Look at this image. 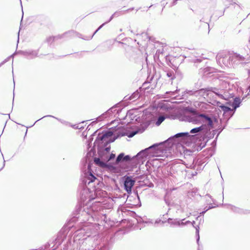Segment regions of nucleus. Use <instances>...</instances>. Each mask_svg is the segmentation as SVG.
<instances>
[{
	"instance_id": "obj_19",
	"label": "nucleus",
	"mask_w": 250,
	"mask_h": 250,
	"mask_svg": "<svg viewBox=\"0 0 250 250\" xmlns=\"http://www.w3.org/2000/svg\"><path fill=\"white\" fill-rule=\"evenodd\" d=\"M211 89V88H208V87L205 88H201L199 90H196V97L197 96H208L209 94V90Z\"/></svg>"
},
{
	"instance_id": "obj_16",
	"label": "nucleus",
	"mask_w": 250,
	"mask_h": 250,
	"mask_svg": "<svg viewBox=\"0 0 250 250\" xmlns=\"http://www.w3.org/2000/svg\"><path fill=\"white\" fill-rule=\"evenodd\" d=\"M235 112V110L233 109H231V112H228L226 114H223V118L220 119V122L221 124H222L224 122L226 123H228L229 120L233 116L234 113Z\"/></svg>"
},
{
	"instance_id": "obj_1",
	"label": "nucleus",
	"mask_w": 250,
	"mask_h": 250,
	"mask_svg": "<svg viewBox=\"0 0 250 250\" xmlns=\"http://www.w3.org/2000/svg\"><path fill=\"white\" fill-rule=\"evenodd\" d=\"M78 188L79 201L73 213L72 221L81 222L94 221L98 215L95 206L88 204L95 199L101 191L99 180L91 172H84Z\"/></svg>"
},
{
	"instance_id": "obj_17",
	"label": "nucleus",
	"mask_w": 250,
	"mask_h": 250,
	"mask_svg": "<svg viewBox=\"0 0 250 250\" xmlns=\"http://www.w3.org/2000/svg\"><path fill=\"white\" fill-rule=\"evenodd\" d=\"M242 103V100L239 97H236L233 99V102L229 101L227 103V104H229L230 106L232 107L233 110H236V109L240 107L241 104Z\"/></svg>"
},
{
	"instance_id": "obj_50",
	"label": "nucleus",
	"mask_w": 250,
	"mask_h": 250,
	"mask_svg": "<svg viewBox=\"0 0 250 250\" xmlns=\"http://www.w3.org/2000/svg\"><path fill=\"white\" fill-rule=\"evenodd\" d=\"M160 222H162V219L159 218L156 220L155 222V224H159Z\"/></svg>"
},
{
	"instance_id": "obj_58",
	"label": "nucleus",
	"mask_w": 250,
	"mask_h": 250,
	"mask_svg": "<svg viewBox=\"0 0 250 250\" xmlns=\"http://www.w3.org/2000/svg\"><path fill=\"white\" fill-rule=\"evenodd\" d=\"M205 213H206V212L204 210L202 211V212H201L200 213V216H201V215H204Z\"/></svg>"
},
{
	"instance_id": "obj_4",
	"label": "nucleus",
	"mask_w": 250,
	"mask_h": 250,
	"mask_svg": "<svg viewBox=\"0 0 250 250\" xmlns=\"http://www.w3.org/2000/svg\"><path fill=\"white\" fill-rule=\"evenodd\" d=\"M112 239L111 235H107L94 242L88 241L85 244L83 243L79 250H109L112 243Z\"/></svg>"
},
{
	"instance_id": "obj_57",
	"label": "nucleus",
	"mask_w": 250,
	"mask_h": 250,
	"mask_svg": "<svg viewBox=\"0 0 250 250\" xmlns=\"http://www.w3.org/2000/svg\"><path fill=\"white\" fill-rule=\"evenodd\" d=\"M227 8H228V7H226L225 8V9L224 10L223 12H222V13H221V14H220V16H223V15H224V12H225V11L226 9Z\"/></svg>"
},
{
	"instance_id": "obj_43",
	"label": "nucleus",
	"mask_w": 250,
	"mask_h": 250,
	"mask_svg": "<svg viewBox=\"0 0 250 250\" xmlns=\"http://www.w3.org/2000/svg\"><path fill=\"white\" fill-rule=\"evenodd\" d=\"M131 160V157L129 155H125L124 162L130 161Z\"/></svg>"
},
{
	"instance_id": "obj_63",
	"label": "nucleus",
	"mask_w": 250,
	"mask_h": 250,
	"mask_svg": "<svg viewBox=\"0 0 250 250\" xmlns=\"http://www.w3.org/2000/svg\"><path fill=\"white\" fill-rule=\"evenodd\" d=\"M196 174H197V172H195V173H192V176L193 177V176L196 175Z\"/></svg>"
},
{
	"instance_id": "obj_24",
	"label": "nucleus",
	"mask_w": 250,
	"mask_h": 250,
	"mask_svg": "<svg viewBox=\"0 0 250 250\" xmlns=\"http://www.w3.org/2000/svg\"><path fill=\"white\" fill-rule=\"evenodd\" d=\"M217 131L218 129H214L212 132L208 133V134L206 135L203 139L204 140L205 139H206L205 143H207L208 140L212 139L214 137L215 135L217 133Z\"/></svg>"
},
{
	"instance_id": "obj_49",
	"label": "nucleus",
	"mask_w": 250,
	"mask_h": 250,
	"mask_svg": "<svg viewBox=\"0 0 250 250\" xmlns=\"http://www.w3.org/2000/svg\"><path fill=\"white\" fill-rule=\"evenodd\" d=\"M23 56H29V50L24 51L23 52Z\"/></svg>"
},
{
	"instance_id": "obj_15",
	"label": "nucleus",
	"mask_w": 250,
	"mask_h": 250,
	"mask_svg": "<svg viewBox=\"0 0 250 250\" xmlns=\"http://www.w3.org/2000/svg\"><path fill=\"white\" fill-rule=\"evenodd\" d=\"M226 205H227L228 206V207H227L228 208H229V207L230 209L234 212L238 213L239 214L250 213V210H247V209H243L239 208L238 207H236L234 206H233L231 204H226Z\"/></svg>"
},
{
	"instance_id": "obj_61",
	"label": "nucleus",
	"mask_w": 250,
	"mask_h": 250,
	"mask_svg": "<svg viewBox=\"0 0 250 250\" xmlns=\"http://www.w3.org/2000/svg\"><path fill=\"white\" fill-rule=\"evenodd\" d=\"M98 131V130H96L91 135H93V137L95 135H96L97 132Z\"/></svg>"
},
{
	"instance_id": "obj_11",
	"label": "nucleus",
	"mask_w": 250,
	"mask_h": 250,
	"mask_svg": "<svg viewBox=\"0 0 250 250\" xmlns=\"http://www.w3.org/2000/svg\"><path fill=\"white\" fill-rule=\"evenodd\" d=\"M117 107H118L117 104L114 105L111 108H110L108 110H107L106 112L102 114L101 115L97 117V119L98 121H102L104 118H106L108 115H111L112 113H115V112L116 111V113H119V111H120V109L117 110Z\"/></svg>"
},
{
	"instance_id": "obj_32",
	"label": "nucleus",
	"mask_w": 250,
	"mask_h": 250,
	"mask_svg": "<svg viewBox=\"0 0 250 250\" xmlns=\"http://www.w3.org/2000/svg\"><path fill=\"white\" fill-rule=\"evenodd\" d=\"M180 89H177L176 90L174 91H168L166 92V94H167V96L170 98H174L175 99H177L176 98V96H178V95H177V94L180 91Z\"/></svg>"
},
{
	"instance_id": "obj_25",
	"label": "nucleus",
	"mask_w": 250,
	"mask_h": 250,
	"mask_svg": "<svg viewBox=\"0 0 250 250\" xmlns=\"http://www.w3.org/2000/svg\"><path fill=\"white\" fill-rule=\"evenodd\" d=\"M115 17L114 15V14L113 13L111 17H110L109 19L106 22H104L102 24H101L96 30V31L93 33L92 36L90 38V39H92L94 35L99 30H100L104 25L109 22L110 21L112 20V19L114 18V17Z\"/></svg>"
},
{
	"instance_id": "obj_41",
	"label": "nucleus",
	"mask_w": 250,
	"mask_h": 250,
	"mask_svg": "<svg viewBox=\"0 0 250 250\" xmlns=\"http://www.w3.org/2000/svg\"><path fill=\"white\" fill-rule=\"evenodd\" d=\"M165 57L166 58V61L167 64L169 66L171 67V64H172V63L171 59H170V57L169 56L167 55Z\"/></svg>"
},
{
	"instance_id": "obj_34",
	"label": "nucleus",
	"mask_w": 250,
	"mask_h": 250,
	"mask_svg": "<svg viewBox=\"0 0 250 250\" xmlns=\"http://www.w3.org/2000/svg\"><path fill=\"white\" fill-rule=\"evenodd\" d=\"M67 34H70L72 36H76L80 38H81V39H83L84 40L85 39L82 37V34H81L80 33H78L76 31H75L74 30L69 31L66 32L65 33H64V35H65V36Z\"/></svg>"
},
{
	"instance_id": "obj_27",
	"label": "nucleus",
	"mask_w": 250,
	"mask_h": 250,
	"mask_svg": "<svg viewBox=\"0 0 250 250\" xmlns=\"http://www.w3.org/2000/svg\"><path fill=\"white\" fill-rule=\"evenodd\" d=\"M164 52V49L163 46H162L161 48L158 49L157 50L155 54L154 55V59L156 61H158L160 59V55L163 56Z\"/></svg>"
},
{
	"instance_id": "obj_10",
	"label": "nucleus",
	"mask_w": 250,
	"mask_h": 250,
	"mask_svg": "<svg viewBox=\"0 0 250 250\" xmlns=\"http://www.w3.org/2000/svg\"><path fill=\"white\" fill-rule=\"evenodd\" d=\"M216 60L218 63H219L221 66H222L223 64L225 66L227 67H232L230 54L225 55V56L218 55L216 57Z\"/></svg>"
},
{
	"instance_id": "obj_12",
	"label": "nucleus",
	"mask_w": 250,
	"mask_h": 250,
	"mask_svg": "<svg viewBox=\"0 0 250 250\" xmlns=\"http://www.w3.org/2000/svg\"><path fill=\"white\" fill-rule=\"evenodd\" d=\"M191 136L188 132H180L171 137L169 139H177L176 141L177 142L184 141L185 140L188 139Z\"/></svg>"
},
{
	"instance_id": "obj_9",
	"label": "nucleus",
	"mask_w": 250,
	"mask_h": 250,
	"mask_svg": "<svg viewBox=\"0 0 250 250\" xmlns=\"http://www.w3.org/2000/svg\"><path fill=\"white\" fill-rule=\"evenodd\" d=\"M121 180L124 189L127 193H131L133 187L136 182L135 179L131 176L125 175L122 177Z\"/></svg>"
},
{
	"instance_id": "obj_18",
	"label": "nucleus",
	"mask_w": 250,
	"mask_h": 250,
	"mask_svg": "<svg viewBox=\"0 0 250 250\" xmlns=\"http://www.w3.org/2000/svg\"><path fill=\"white\" fill-rule=\"evenodd\" d=\"M136 36L137 37L138 39H142L143 40H145L146 39H148L149 42H153L156 43L155 39L151 36H149L146 33L143 32L141 34H136Z\"/></svg>"
},
{
	"instance_id": "obj_5",
	"label": "nucleus",
	"mask_w": 250,
	"mask_h": 250,
	"mask_svg": "<svg viewBox=\"0 0 250 250\" xmlns=\"http://www.w3.org/2000/svg\"><path fill=\"white\" fill-rule=\"evenodd\" d=\"M159 144H154L149 147L140 151L135 157L140 159V160H144L147 157L153 156L154 154L157 153L159 151Z\"/></svg>"
},
{
	"instance_id": "obj_45",
	"label": "nucleus",
	"mask_w": 250,
	"mask_h": 250,
	"mask_svg": "<svg viewBox=\"0 0 250 250\" xmlns=\"http://www.w3.org/2000/svg\"><path fill=\"white\" fill-rule=\"evenodd\" d=\"M208 154L207 157H206L205 158V159H207L208 158L210 157L213 155V153H212V151L210 150H208Z\"/></svg>"
},
{
	"instance_id": "obj_48",
	"label": "nucleus",
	"mask_w": 250,
	"mask_h": 250,
	"mask_svg": "<svg viewBox=\"0 0 250 250\" xmlns=\"http://www.w3.org/2000/svg\"><path fill=\"white\" fill-rule=\"evenodd\" d=\"M9 61V58H6L4 61H3L1 62L0 63V67H1L4 63Z\"/></svg>"
},
{
	"instance_id": "obj_53",
	"label": "nucleus",
	"mask_w": 250,
	"mask_h": 250,
	"mask_svg": "<svg viewBox=\"0 0 250 250\" xmlns=\"http://www.w3.org/2000/svg\"><path fill=\"white\" fill-rule=\"evenodd\" d=\"M202 62V60L200 59H196L194 61V62Z\"/></svg>"
},
{
	"instance_id": "obj_44",
	"label": "nucleus",
	"mask_w": 250,
	"mask_h": 250,
	"mask_svg": "<svg viewBox=\"0 0 250 250\" xmlns=\"http://www.w3.org/2000/svg\"><path fill=\"white\" fill-rule=\"evenodd\" d=\"M214 207L212 206V205H210L208 207H206L204 208V211L206 212L207 211H208V210L210 209H212L213 208H214Z\"/></svg>"
},
{
	"instance_id": "obj_8",
	"label": "nucleus",
	"mask_w": 250,
	"mask_h": 250,
	"mask_svg": "<svg viewBox=\"0 0 250 250\" xmlns=\"http://www.w3.org/2000/svg\"><path fill=\"white\" fill-rule=\"evenodd\" d=\"M187 168H189L188 164L176 163L171 167L170 172L171 173L177 174L179 175H183L185 173V176H186L187 173L189 172V170H186Z\"/></svg>"
},
{
	"instance_id": "obj_40",
	"label": "nucleus",
	"mask_w": 250,
	"mask_h": 250,
	"mask_svg": "<svg viewBox=\"0 0 250 250\" xmlns=\"http://www.w3.org/2000/svg\"><path fill=\"white\" fill-rule=\"evenodd\" d=\"M134 55V52L129 53L128 52H126L125 55V57L129 59L130 61H133V60L132 59L131 57Z\"/></svg>"
},
{
	"instance_id": "obj_64",
	"label": "nucleus",
	"mask_w": 250,
	"mask_h": 250,
	"mask_svg": "<svg viewBox=\"0 0 250 250\" xmlns=\"http://www.w3.org/2000/svg\"><path fill=\"white\" fill-rule=\"evenodd\" d=\"M212 144H214L215 145H216V141L215 142V141L214 140V141H213V142H212Z\"/></svg>"
},
{
	"instance_id": "obj_36",
	"label": "nucleus",
	"mask_w": 250,
	"mask_h": 250,
	"mask_svg": "<svg viewBox=\"0 0 250 250\" xmlns=\"http://www.w3.org/2000/svg\"><path fill=\"white\" fill-rule=\"evenodd\" d=\"M166 75L167 77L169 78L170 80H173L175 78L174 72L173 70H169L166 72Z\"/></svg>"
},
{
	"instance_id": "obj_56",
	"label": "nucleus",
	"mask_w": 250,
	"mask_h": 250,
	"mask_svg": "<svg viewBox=\"0 0 250 250\" xmlns=\"http://www.w3.org/2000/svg\"><path fill=\"white\" fill-rule=\"evenodd\" d=\"M96 119H97V121H93V122H92L91 123V125H93L96 124L97 121H99L97 119V118H96Z\"/></svg>"
},
{
	"instance_id": "obj_26",
	"label": "nucleus",
	"mask_w": 250,
	"mask_h": 250,
	"mask_svg": "<svg viewBox=\"0 0 250 250\" xmlns=\"http://www.w3.org/2000/svg\"><path fill=\"white\" fill-rule=\"evenodd\" d=\"M220 125H219L218 128L217 129H218V131L217 132V135L214 140V141L215 142L217 141L218 136L221 133V132L223 130V129L226 127V126H227L228 124L225 122H224L222 124H221V123L220 122Z\"/></svg>"
},
{
	"instance_id": "obj_29",
	"label": "nucleus",
	"mask_w": 250,
	"mask_h": 250,
	"mask_svg": "<svg viewBox=\"0 0 250 250\" xmlns=\"http://www.w3.org/2000/svg\"><path fill=\"white\" fill-rule=\"evenodd\" d=\"M64 36H65V35H64V34H63L62 35H59L58 36H51L46 39V42L48 44H51L52 42H53L55 41V39H61Z\"/></svg>"
},
{
	"instance_id": "obj_7",
	"label": "nucleus",
	"mask_w": 250,
	"mask_h": 250,
	"mask_svg": "<svg viewBox=\"0 0 250 250\" xmlns=\"http://www.w3.org/2000/svg\"><path fill=\"white\" fill-rule=\"evenodd\" d=\"M147 127L148 125L146 124L135 128L133 130H129L127 129L125 130L122 132H119L118 133L117 137L116 138H117L120 136H126L128 138H132L137 134L143 133L147 128Z\"/></svg>"
},
{
	"instance_id": "obj_33",
	"label": "nucleus",
	"mask_w": 250,
	"mask_h": 250,
	"mask_svg": "<svg viewBox=\"0 0 250 250\" xmlns=\"http://www.w3.org/2000/svg\"><path fill=\"white\" fill-rule=\"evenodd\" d=\"M125 155L124 152L120 153L116 158L115 163L118 164L121 162H124Z\"/></svg>"
},
{
	"instance_id": "obj_46",
	"label": "nucleus",
	"mask_w": 250,
	"mask_h": 250,
	"mask_svg": "<svg viewBox=\"0 0 250 250\" xmlns=\"http://www.w3.org/2000/svg\"><path fill=\"white\" fill-rule=\"evenodd\" d=\"M206 143L205 142L203 143V145L202 146H198L197 148V151L201 150L203 147H204L206 146Z\"/></svg>"
},
{
	"instance_id": "obj_21",
	"label": "nucleus",
	"mask_w": 250,
	"mask_h": 250,
	"mask_svg": "<svg viewBox=\"0 0 250 250\" xmlns=\"http://www.w3.org/2000/svg\"><path fill=\"white\" fill-rule=\"evenodd\" d=\"M204 162H205L202 161V160H201L199 158H193L192 163L189 165V168L191 169H194L196 165H198V166H201Z\"/></svg>"
},
{
	"instance_id": "obj_54",
	"label": "nucleus",
	"mask_w": 250,
	"mask_h": 250,
	"mask_svg": "<svg viewBox=\"0 0 250 250\" xmlns=\"http://www.w3.org/2000/svg\"><path fill=\"white\" fill-rule=\"evenodd\" d=\"M73 128H75V129H77V128H81V127H80L79 128L78 126H77V125H71Z\"/></svg>"
},
{
	"instance_id": "obj_62",
	"label": "nucleus",
	"mask_w": 250,
	"mask_h": 250,
	"mask_svg": "<svg viewBox=\"0 0 250 250\" xmlns=\"http://www.w3.org/2000/svg\"><path fill=\"white\" fill-rule=\"evenodd\" d=\"M210 68L209 67H207L206 68V70H205V72H207V71H209L210 70Z\"/></svg>"
},
{
	"instance_id": "obj_2",
	"label": "nucleus",
	"mask_w": 250,
	"mask_h": 250,
	"mask_svg": "<svg viewBox=\"0 0 250 250\" xmlns=\"http://www.w3.org/2000/svg\"><path fill=\"white\" fill-rule=\"evenodd\" d=\"M113 135V132L110 130H103L99 133L94 143L91 150L95 152L96 147L99 157L94 159V163L100 167H105L108 165L107 162L115 159V154L111 152L110 144L113 142L115 139L110 140V137Z\"/></svg>"
},
{
	"instance_id": "obj_20",
	"label": "nucleus",
	"mask_w": 250,
	"mask_h": 250,
	"mask_svg": "<svg viewBox=\"0 0 250 250\" xmlns=\"http://www.w3.org/2000/svg\"><path fill=\"white\" fill-rule=\"evenodd\" d=\"M185 219L180 220L179 219H172L171 218H168L167 219V222L171 225H175L177 226L184 225V223L182 222Z\"/></svg>"
},
{
	"instance_id": "obj_30",
	"label": "nucleus",
	"mask_w": 250,
	"mask_h": 250,
	"mask_svg": "<svg viewBox=\"0 0 250 250\" xmlns=\"http://www.w3.org/2000/svg\"><path fill=\"white\" fill-rule=\"evenodd\" d=\"M134 7H132V8H128L126 10H123V11H116V12H115L114 13V15L115 17H119V16H120L121 15L125 14L126 13H128V12L134 10Z\"/></svg>"
},
{
	"instance_id": "obj_31",
	"label": "nucleus",
	"mask_w": 250,
	"mask_h": 250,
	"mask_svg": "<svg viewBox=\"0 0 250 250\" xmlns=\"http://www.w3.org/2000/svg\"><path fill=\"white\" fill-rule=\"evenodd\" d=\"M140 96V94L139 92L138 91H136L132 93L129 97L126 98V100L135 101V100L138 99Z\"/></svg>"
},
{
	"instance_id": "obj_60",
	"label": "nucleus",
	"mask_w": 250,
	"mask_h": 250,
	"mask_svg": "<svg viewBox=\"0 0 250 250\" xmlns=\"http://www.w3.org/2000/svg\"><path fill=\"white\" fill-rule=\"evenodd\" d=\"M191 223V222L190 221H188V220L185 223H184V225H187V224H188L189 223Z\"/></svg>"
},
{
	"instance_id": "obj_3",
	"label": "nucleus",
	"mask_w": 250,
	"mask_h": 250,
	"mask_svg": "<svg viewBox=\"0 0 250 250\" xmlns=\"http://www.w3.org/2000/svg\"><path fill=\"white\" fill-rule=\"evenodd\" d=\"M184 120L195 125L201 124L200 126L191 129L189 132L198 135H203L206 134L209 129L214 127V124L218 123V121L215 116L198 112L185 116Z\"/></svg>"
},
{
	"instance_id": "obj_38",
	"label": "nucleus",
	"mask_w": 250,
	"mask_h": 250,
	"mask_svg": "<svg viewBox=\"0 0 250 250\" xmlns=\"http://www.w3.org/2000/svg\"><path fill=\"white\" fill-rule=\"evenodd\" d=\"M208 88H211V89L209 90V92H212L214 93H215L216 95H219L220 96H223L222 95L218 93V91L219 89H221V88H217V87H208Z\"/></svg>"
},
{
	"instance_id": "obj_28",
	"label": "nucleus",
	"mask_w": 250,
	"mask_h": 250,
	"mask_svg": "<svg viewBox=\"0 0 250 250\" xmlns=\"http://www.w3.org/2000/svg\"><path fill=\"white\" fill-rule=\"evenodd\" d=\"M45 117H52V118H55L56 119H57V120H58L59 121H60V122H61L63 124H67L68 123L66 121H63L61 119H59L57 117H55L52 115H45V116H44L43 117H42V118L38 119V120H37L34 123V124L31 126H33L37 122H38L39 121L42 120V119L43 118H44Z\"/></svg>"
},
{
	"instance_id": "obj_23",
	"label": "nucleus",
	"mask_w": 250,
	"mask_h": 250,
	"mask_svg": "<svg viewBox=\"0 0 250 250\" xmlns=\"http://www.w3.org/2000/svg\"><path fill=\"white\" fill-rule=\"evenodd\" d=\"M192 226L195 229H196V242L198 244H199V240H200V235H199V230L200 228L199 225L195 226V222L194 221H193L192 222H191Z\"/></svg>"
},
{
	"instance_id": "obj_14",
	"label": "nucleus",
	"mask_w": 250,
	"mask_h": 250,
	"mask_svg": "<svg viewBox=\"0 0 250 250\" xmlns=\"http://www.w3.org/2000/svg\"><path fill=\"white\" fill-rule=\"evenodd\" d=\"M121 211L122 215L123 216H130L135 218L137 220L138 223L141 222V220L142 219L141 217L140 216H139L135 211L127 209L125 208H123L122 209Z\"/></svg>"
},
{
	"instance_id": "obj_52",
	"label": "nucleus",
	"mask_w": 250,
	"mask_h": 250,
	"mask_svg": "<svg viewBox=\"0 0 250 250\" xmlns=\"http://www.w3.org/2000/svg\"><path fill=\"white\" fill-rule=\"evenodd\" d=\"M2 157H3V159H4V157L3 155H2ZM5 161L4 160V159H3V166H2V167L1 168H0V171H1L5 167Z\"/></svg>"
},
{
	"instance_id": "obj_59",
	"label": "nucleus",
	"mask_w": 250,
	"mask_h": 250,
	"mask_svg": "<svg viewBox=\"0 0 250 250\" xmlns=\"http://www.w3.org/2000/svg\"><path fill=\"white\" fill-rule=\"evenodd\" d=\"M199 218H200V222H201V220H202V218H201V216H197V217L196 218V220H198Z\"/></svg>"
},
{
	"instance_id": "obj_22",
	"label": "nucleus",
	"mask_w": 250,
	"mask_h": 250,
	"mask_svg": "<svg viewBox=\"0 0 250 250\" xmlns=\"http://www.w3.org/2000/svg\"><path fill=\"white\" fill-rule=\"evenodd\" d=\"M217 106L223 111V113L226 114L228 112H231V109L230 107L220 102L217 103Z\"/></svg>"
},
{
	"instance_id": "obj_6",
	"label": "nucleus",
	"mask_w": 250,
	"mask_h": 250,
	"mask_svg": "<svg viewBox=\"0 0 250 250\" xmlns=\"http://www.w3.org/2000/svg\"><path fill=\"white\" fill-rule=\"evenodd\" d=\"M230 54L232 67H234L246 61H249V59L250 57V51H249V54H244L243 55H240L234 52Z\"/></svg>"
},
{
	"instance_id": "obj_42",
	"label": "nucleus",
	"mask_w": 250,
	"mask_h": 250,
	"mask_svg": "<svg viewBox=\"0 0 250 250\" xmlns=\"http://www.w3.org/2000/svg\"><path fill=\"white\" fill-rule=\"evenodd\" d=\"M93 140V135H91L89 138H88V140L87 141V147L88 148H89L91 146V143H92V142Z\"/></svg>"
},
{
	"instance_id": "obj_37",
	"label": "nucleus",
	"mask_w": 250,
	"mask_h": 250,
	"mask_svg": "<svg viewBox=\"0 0 250 250\" xmlns=\"http://www.w3.org/2000/svg\"><path fill=\"white\" fill-rule=\"evenodd\" d=\"M166 118V117L165 116H161L159 117L155 122V125L157 126L160 125L161 123L165 121Z\"/></svg>"
},
{
	"instance_id": "obj_51",
	"label": "nucleus",
	"mask_w": 250,
	"mask_h": 250,
	"mask_svg": "<svg viewBox=\"0 0 250 250\" xmlns=\"http://www.w3.org/2000/svg\"><path fill=\"white\" fill-rule=\"evenodd\" d=\"M24 51H22V50H19L18 51H16L15 53L16 54H21L23 55V52Z\"/></svg>"
},
{
	"instance_id": "obj_55",
	"label": "nucleus",
	"mask_w": 250,
	"mask_h": 250,
	"mask_svg": "<svg viewBox=\"0 0 250 250\" xmlns=\"http://www.w3.org/2000/svg\"><path fill=\"white\" fill-rule=\"evenodd\" d=\"M15 54H16V53L15 52L14 53H13L11 55H10L9 57H8L7 58H9V60L11 58H13L14 57V56L15 55Z\"/></svg>"
},
{
	"instance_id": "obj_13",
	"label": "nucleus",
	"mask_w": 250,
	"mask_h": 250,
	"mask_svg": "<svg viewBox=\"0 0 250 250\" xmlns=\"http://www.w3.org/2000/svg\"><path fill=\"white\" fill-rule=\"evenodd\" d=\"M196 90H186L185 91L182 92L181 95L178 94L176 96V98L177 100H187L188 98V96H196Z\"/></svg>"
},
{
	"instance_id": "obj_35",
	"label": "nucleus",
	"mask_w": 250,
	"mask_h": 250,
	"mask_svg": "<svg viewBox=\"0 0 250 250\" xmlns=\"http://www.w3.org/2000/svg\"><path fill=\"white\" fill-rule=\"evenodd\" d=\"M38 52H39V50H29V56H31V57H30L31 59L34 58L38 56Z\"/></svg>"
},
{
	"instance_id": "obj_47",
	"label": "nucleus",
	"mask_w": 250,
	"mask_h": 250,
	"mask_svg": "<svg viewBox=\"0 0 250 250\" xmlns=\"http://www.w3.org/2000/svg\"><path fill=\"white\" fill-rule=\"evenodd\" d=\"M250 51V48L247 46V50L245 49V51L244 52L242 53V55H243L244 54H249V51ZM250 60V57L249 58V61Z\"/></svg>"
},
{
	"instance_id": "obj_39",
	"label": "nucleus",
	"mask_w": 250,
	"mask_h": 250,
	"mask_svg": "<svg viewBox=\"0 0 250 250\" xmlns=\"http://www.w3.org/2000/svg\"><path fill=\"white\" fill-rule=\"evenodd\" d=\"M167 215V212L165 214L161 215L160 216V218L162 219V223L164 224L166 222H167V218L165 217L166 215Z\"/></svg>"
}]
</instances>
